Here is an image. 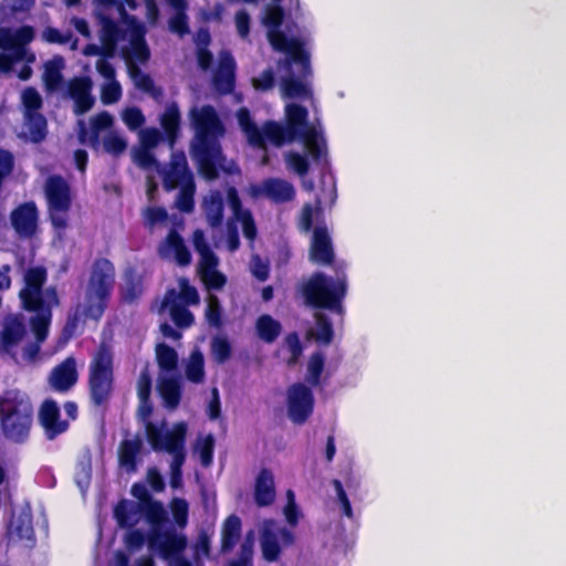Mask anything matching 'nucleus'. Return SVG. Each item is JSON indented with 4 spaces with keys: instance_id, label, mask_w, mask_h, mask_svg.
Masks as SVG:
<instances>
[{
    "instance_id": "1",
    "label": "nucleus",
    "mask_w": 566,
    "mask_h": 566,
    "mask_svg": "<svg viewBox=\"0 0 566 566\" xmlns=\"http://www.w3.org/2000/svg\"><path fill=\"white\" fill-rule=\"evenodd\" d=\"M189 117L195 132L190 144L192 159L205 179L216 180L220 170L229 172L224 166L226 156L220 143V138L226 134V127L216 108L209 104L193 107Z\"/></svg>"
},
{
    "instance_id": "2",
    "label": "nucleus",
    "mask_w": 566,
    "mask_h": 566,
    "mask_svg": "<svg viewBox=\"0 0 566 566\" xmlns=\"http://www.w3.org/2000/svg\"><path fill=\"white\" fill-rule=\"evenodd\" d=\"M116 283V269L107 258H96L85 289L84 314L94 321L104 315Z\"/></svg>"
},
{
    "instance_id": "3",
    "label": "nucleus",
    "mask_w": 566,
    "mask_h": 566,
    "mask_svg": "<svg viewBox=\"0 0 566 566\" xmlns=\"http://www.w3.org/2000/svg\"><path fill=\"white\" fill-rule=\"evenodd\" d=\"M301 293L307 306L342 315L343 302L347 294V281L345 275L333 277L323 272H314L302 284Z\"/></svg>"
},
{
    "instance_id": "4",
    "label": "nucleus",
    "mask_w": 566,
    "mask_h": 566,
    "mask_svg": "<svg viewBox=\"0 0 566 566\" xmlns=\"http://www.w3.org/2000/svg\"><path fill=\"white\" fill-rule=\"evenodd\" d=\"M114 359L111 348L101 344L88 366V396L94 407L106 409L114 392Z\"/></svg>"
},
{
    "instance_id": "5",
    "label": "nucleus",
    "mask_w": 566,
    "mask_h": 566,
    "mask_svg": "<svg viewBox=\"0 0 566 566\" xmlns=\"http://www.w3.org/2000/svg\"><path fill=\"white\" fill-rule=\"evenodd\" d=\"M31 405L15 390H6L0 396V424L3 436L13 442H24L32 426Z\"/></svg>"
},
{
    "instance_id": "6",
    "label": "nucleus",
    "mask_w": 566,
    "mask_h": 566,
    "mask_svg": "<svg viewBox=\"0 0 566 566\" xmlns=\"http://www.w3.org/2000/svg\"><path fill=\"white\" fill-rule=\"evenodd\" d=\"M45 196L52 226L63 230L67 227L66 212L72 205L71 189L60 175L50 176L45 181Z\"/></svg>"
},
{
    "instance_id": "7",
    "label": "nucleus",
    "mask_w": 566,
    "mask_h": 566,
    "mask_svg": "<svg viewBox=\"0 0 566 566\" xmlns=\"http://www.w3.org/2000/svg\"><path fill=\"white\" fill-rule=\"evenodd\" d=\"M295 543V534L287 527L276 526L274 522H266L260 537L263 558L273 563L280 558L282 547H290Z\"/></svg>"
},
{
    "instance_id": "8",
    "label": "nucleus",
    "mask_w": 566,
    "mask_h": 566,
    "mask_svg": "<svg viewBox=\"0 0 566 566\" xmlns=\"http://www.w3.org/2000/svg\"><path fill=\"white\" fill-rule=\"evenodd\" d=\"M314 395L303 382H295L287 389V415L295 424L305 423L314 410Z\"/></svg>"
},
{
    "instance_id": "9",
    "label": "nucleus",
    "mask_w": 566,
    "mask_h": 566,
    "mask_svg": "<svg viewBox=\"0 0 566 566\" xmlns=\"http://www.w3.org/2000/svg\"><path fill=\"white\" fill-rule=\"evenodd\" d=\"M145 432L148 443L154 451L175 452L184 448L187 426L184 422L177 423L171 431L163 432L154 422L145 423Z\"/></svg>"
},
{
    "instance_id": "10",
    "label": "nucleus",
    "mask_w": 566,
    "mask_h": 566,
    "mask_svg": "<svg viewBox=\"0 0 566 566\" xmlns=\"http://www.w3.org/2000/svg\"><path fill=\"white\" fill-rule=\"evenodd\" d=\"M48 279L44 266H32L24 274V287L20 291L19 297L25 311L42 310L45 304L42 287Z\"/></svg>"
},
{
    "instance_id": "11",
    "label": "nucleus",
    "mask_w": 566,
    "mask_h": 566,
    "mask_svg": "<svg viewBox=\"0 0 566 566\" xmlns=\"http://www.w3.org/2000/svg\"><path fill=\"white\" fill-rule=\"evenodd\" d=\"M148 546L151 551H158L164 559H171L182 555L187 548V537L184 534H177L175 531L161 532L150 530L148 534Z\"/></svg>"
},
{
    "instance_id": "12",
    "label": "nucleus",
    "mask_w": 566,
    "mask_h": 566,
    "mask_svg": "<svg viewBox=\"0 0 566 566\" xmlns=\"http://www.w3.org/2000/svg\"><path fill=\"white\" fill-rule=\"evenodd\" d=\"M193 180L185 153H172L168 168L163 172V186L171 191Z\"/></svg>"
},
{
    "instance_id": "13",
    "label": "nucleus",
    "mask_w": 566,
    "mask_h": 566,
    "mask_svg": "<svg viewBox=\"0 0 566 566\" xmlns=\"http://www.w3.org/2000/svg\"><path fill=\"white\" fill-rule=\"evenodd\" d=\"M39 421L49 440L55 439L69 429V422L61 420L60 407L53 399H45L42 402L39 410Z\"/></svg>"
},
{
    "instance_id": "14",
    "label": "nucleus",
    "mask_w": 566,
    "mask_h": 566,
    "mask_svg": "<svg viewBox=\"0 0 566 566\" xmlns=\"http://www.w3.org/2000/svg\"><path fill=\"white\" fill-rule=\"evenodd\" d=\"M254 197L264 196L275 203H284L295 198V189L291 182L281 178H266L261 186L252 187Z\"/></svg>"
},
{
    "instance_id": "15",
    "label": "nucleus",
    "mask_w": 566,
    "mask_h": 566,
    "mask_svg": "<svg viewBox=\"0 0 566 566\" xmlns=\"http://www.w3.org/2000/svg\"><path fill=\"white\" fill-rule=\"evenodd\" d=\"M78 380V373L76 369V360L70 356L62 363L56 365L49 378L51 388L60 394L70 391Z\"/></svg>"
},
{
    "instance_id": "16",
    "label": "nucleus",
    "mask_w": 566,
    "mask_h": 566,
    "mask_svg": "<svg viewBox=\"0 0 566 566\" xmlns=\"http://www.w3.org/2000/svg\"><path fill=\"white\" fill-rule=\"evenodd\" d=\"M91 91L92 81L88 76H78L70 80L67 94L74 101V113L76 115H83L94 106L95 98Z\"/></svg>"
},
{
    "instance_id": "17",
    "label": "nucleus",
    "mask_w": 566,
    "mask_h": 566,
    "mask_svg": "<svg viewBox=\"0 0 566 566\" xmlns=\"http://www.w3.org/2000/svg\"><path fill=\"white\" fill-rule=\"evenodd\" d=\"M158 254L161 259H170L180 266H187L191 262V253L187 248L184 238L176 229H170L165 240L158 247Z\"/></svg>"
},
{
    "instance_id": "18",
    "label": "nucleus",
    "mask_w": 566,
    "mask_h": 566,
    "mask_svg": "<svg viewBox=\"0 0 566 566\" xmlns=\"http://www.w3.org/2000/svg\"><path fill=\"white\" fill-rule=\"evenodd\" d=\"M311 260L316 264L329 265L334 262L335 253L328 230L325 226L316 227L310 248Z\"/></svg>"
},
{
    "instance_id": "19",
    "label": "nucleus",
    "mask_w": 566,
    "mask_h": 566,
    "mask_svg": "<svg viewBox=\"0 0 566 566\" xmlns=\"http://www.w3.org/2000/svg\"><path fill=\"white\" fill-rule=\"evenodd\" d=\"M160 310H168L169 315L178 328L186 329L193 325L195 316L191 311L178 302V293L175 289H168L163 297Z\"/></svg>"
},
{
    "instance_id": "20",
    "label": "nucleus",
    "mask_w": 566,
    "mask_h": 566,
    "mask_svg": "<svg viewBox=\"0 0 566 566\" xmlns=\"http://www.w3.org/2000/svg\"><path fill=\"white\" fill-rule=\"evenodd\" d=\"M11 223L20 237L31 238L38 227V209L34 202L20 205L11 212Z\"/></svg>"
},
{
    "instance_id": "21",
    "label": "nucleus",
    "mask_w": 566,
    "mask_h": 566,
    "mask_svg": "<svg viewBox=\"0 0 566 566\" xmlns=\"http://www.w3.org/2000/svg\"><path fill=\"white\" fill-rule=\"evenodd\" d=\"M212 84L221 95L233 92L235 87V62L228 52L220 56L219 65L212 75Z\"/></svg>"
},
{
    "instance_id": "22",
    "label": "nucleus",
    "mask_w": 566,
    "mask_h": 566,
    "mask_svg": "<svg viewBox=\"0 0 566 566\" xmlns=\"http://www.w3.org/2000/svg\"><path fill=\"white\" fill-rule=\"evenodd\" d=\"M181 114L176 102L169 103L160 116V126L164 135L172 148L179 137Z\"/></svg>"
},
{
    "instance_id": "23",
    "label": "nucleus",
    "mask_w": 566,
    "mask_h": 566,
    "mask_svg": "<svg viewBox=\"0 0 566 566\" xmlns=\"http://www.w3.org/2000/svg\"><path fill=\"white\" fill-rule=\"evenodd\" d=\"M275 485L274 476L271 470L263 468L260 470L254 488V500L259 506H268L274 502Z\"/></svg>"
},
{
    "instance_id": "24",
    "label": "nucleus",
    "mask_w": 566,
    "mask_h": 566,
    "mask_svg": "<svg viewBox=\"0 0 566 566\" xmlns=\"http://www.w3.org/2000/svg\"><path fill=\"white\" fill-rule=\"evenodd\" d=\"M298 138L302 139L308 156L316 165L327 164L326 143L315 128H307Z\"/></svg>"
},
{
    "instance_id": "25",
    "label": "nucleus",
    "mask_w": 566,
    "mask_h": 566,
    "mask_svg": "<svg viewBox=\"0 0 566 566\" xmlns=\"http://www.w3.org/2000/svg\"><path fill=\"white\" fill-rule=\"evenodd\" d=\"M285 126L289 128L291 136L295 137V139L301 137L303 132L307 128H315L314 126L308 125V112L306 107L300 104H289L285 107Z\"/></svg>"
},
{
    "instance_id": "26",
    "label": "nucleus",
    "mask_w": 566,
    "mask_h": 566,
    "mask_svg": "<svg viewBox=\"0 0 566 566\" xmlns=\"http://www.w3.org/2000/svg\"><path fill=\"white\" fill-rule=\"evenodd\" d=\"M287 54L286 57V67H290L292 63L300 64V75L303 78H306L311 75V62L310 55L305 51L303 43L296 39L291 38L286 49L283 51Z\"/></svg>"
},
{
    "instance_id": "27",
    "label": "nucleus",
    "mask_w": 566,
    "mask_h": 566,
    "mask_svg": "<svg viewBox=\"0 0 566 566\" xmlns=\"http://www.w3.org/2000/svg\"><path fill=\"white\" fill-rule=\"evenodd\" d=\"M237 118L241 130L247 136L248 143L253 147L264 148V135L254 123L250 111L247 107L239 108Z\"/></svg>"
},
{
    "instance_id": "28",
    "label": "nucleus",
    "mask_w": 566,
    "mask_h": 566,
    "mask_svg": "<svg viewBox=\"0 0 566 566\" xmlns=\"http://www.w3.org/2000/svg\"><path fill=\"white\" fill-rule=\"evenodd\" d=\"M224 201L219 191H212L203 201V212L207 223L212 228H220L223 223Z\"/></svg>"
},
{
    "instance_id": "29",
    "label": "nucleus",
    "mask_w": 566,
    "mask_h": 566,
    "mask_svg": "<svg viewBox=\"0 0 566 566\" xmlns=\"http://www.w3.org/2000/svg\"><path fill=\"white\" fill-rule=\"evenodd\" d=\"M242 522L241 518L235 515H229L223 524L221 530V552L228 553L233 549L237 542L241 536Z\"/></svg>"
},
{
    "instance_id": "30",
    "label": "nucleus",
    "mask_w": 566,
    "mask_h": 566,
    "mask_svg": "<svg viewBox=\"0 0 566 566\" xmlns=\"http://www.w3.org/2000/svg\"><path fill=\"white\" fill-rule=\"evenodd\" d=\"M140 507L136 502L122 499L114 507V517L119 527H134L138 522Z\"/></svg>"
},
{
    "instance_id": "31",
    "label": "nucleus",
    "mask_w": 566,
    "mask_h": 566,
    "mask_svg": "<svg viewBox=\"0 0 566 566\" xmlns=\"http://www.w3.org/2000/svg\"><path fill=\"white\" fill-rule=\"evenodd\" d=\"M158 392L168 409H176L181 400V386L177 378L167 377L158 382Z\"/></svg>"
},
{
    "instance_id": "32",
    "label": "nucleus",
    "mask_w": 566,
    "mask_h": 566,
    "mask_svg": "<svg viewBox=\"0 0 566 566\" xmlns=\"http://www.w3.org/2000/svg\"><path fill=\"white\" fill-rule=\"evenodd\" d=\"M171 9L175 10V14L169 19V29L185 35L189 32L188 15L187 11L189 8L188 0H165Z\"/></svg>"
},
{
    "instance_id": "33",
    "label": "nucleus",
    "mask_w": 566,
    "mask_h": 566,
    "mask_svg": "<svg viewBox=\"0 0 566 566\" xmlns=\"http://www.w3.org/2000/svg\"><path fill=\"white\" fill-rule=\"evenodd\" d=\"M64 60L62 56H55L44 64L43 83L48 92L57 91L63 84L62 70Z\"/></svg>"
},
{
    "instance_id": "34",
    "label": "nucleus",
    "mask_w": 566,
    "mask_h": 566,
    "mask_svg": "<svg viewBox=\"0 0 566 566\" xmlns=\"http://www.w3.org/2000/svg\"><path fill=\"white\" fill-rule=\"evenodd\" d=\"M258 337L264 343H274L282 332V325L279 321L269 314H262L255 322Z\"/></svg>"
},
{
    "instance_id": "35",
    "label": "nucleus",
    "mask_w": 566,
    "mask_h": 566,
    "mask_svg": "<svg viewBox=\"0 0 566 566\" xmlns=\"http://www.w3.org/2000/svg\"><path fill=\"white\" fill-rule=\"evenodd\" d=\"M261 130L264 135V147L266 146V140L277 147L295 140V137L291 136L289 128L275 120H266Z\"/></svg>"
},
{
    "instance_id": "36",
    "label": "nucleus",
    "mask_w": 566,
    "mask_h": 566,
    "mask_svg": "<svg viewBox=\"0 0 566 566\" xmlns=\"http://www.w3.org/2000/svg\"><path fill=\"white\" fill-rule=\"evenodd\" d=\"M142 450V440L135 438L132 440L125 439L120 442L118 449V459L122 467L128 471H135L137 467V455Z\"/></svg>"
},
{
    "instance_id": "37",
    "label": "nucleus",
    "mask_w": 566,
    "mask_h": 566,
    "mask_svg": "<svg viewBox=\"0 0 566 566\" xmlns=\"http://www.w3.org/2000/svg\"><path fill=\"white\" fill-rule=\"evenodd\" d=\"M140 513L144 514L147 522L150 524V530L160 531L161 526L167 521V513L161 502L151 500L146 505L140 507Z\"/></svg>"
},
{
    "instance_id": "38",
    "label": "nucleus",
    "mask_w": 566,
    "mask_h": 566,
    "mask_svg": "<svg viewBox=\"0 0 566 566\" xmlns=\"http://www.w3.org/2000/svg\"><path fill=\"white\" fill-rule=\"evenodd\" d=\"M143 277L134 269L125 272V284L123 289L124 301L132 303L143 294Z\"/></svg>"
},
{
    "instance_id": "39",
    "label": "nucleus",
    "mask_w": 566,
    "mask_h": 566,
    "mask_svg": "<svg viewBox=\"0 0 566 566\" xmlns=\"http://www.w3.org/2000/svg\"><path fill=\"white\" fill-rule=\"evenodd\" d=\"M32 312H35L36 315L31 318V328L32 332L35 335V338L38 342H43L49 332V325L51 322V310L50 306L46 304H43L42 310H33Z\"/></svg>"
},
{
    "instance_id": "40",
    "label": "nucleus",
    "mask_w": 566,
    "mask_h": 566,
    "mask_svg": "<svg viewBox=\"0 0 566 566\" xmlns=\"http://www.w3.org/2000/svg\"><path fill=\"white\" fill-rule=\"evenodd\" d=\"M186 377L193 384H200L205 379V358L201 352L193 350L185 369Z\"/></svg>"
},
{
    "instance_id": "41",
    "label": "nucleus",
    "mask_w": 566,
    "mask_h": 566,
    "mask_svg": "<svg viewBox=\"0 0 566 566\" xmlns=\"http://www.w3.org/2000/svg\"><path fill=\"white\" fill-rule=\"evenodd\" d=\"M156 358L159 368L164 371H174L178 366V354L167 344L161 343L156 346Z\"/></svg>"
},
{
    "instance_id": "42",
    "label": "nucleus",
    "mask_w": 566,
    "mask_h": 566,
    "mask_svg": "<svg viewBox=\"0 0 566 566\" xmlns=\"http://www.w3.org/2000/svg\"><path fill=\"white\" fill-rule=\"evenodd\" d=\"M325 366V358L321 352H315L310 356L307 363L306 381L312 387L321 385V377Z\"/></svg>"
},
{
    "instance_id": "43",
    "label": "nucleus",
    "mask_w": 566,
    "mask_h": 566,
    "mask_svg": "<svg viewBox=\"0 0 566 566\" xmlns=\"http://www.w3.org/2000/svg\"><path fill=\"white\" fill-rule=\"evenodd\" d=\"M281 86L283 96L287 98L306 97L310 94L307 85L301 78H296L293 75L282 78Z\"/></svg>"
},
{
    "instance_id": "44",
    "label": "nucleus",
    "mask_w": 566,
    "mask_h": 566,
    "mask_svg": "<svg viewBox=\"0 0 566 566\" xmlns=\"http://www.w3.org/2000/svg\"><path fill=\"white\" fill-rule=\"evenodd\" d=\"M28 132L31 136L32 142L40 143L46 137L48 123L45 117L38 113L25 116Z\"/></svg>"
},
{
    "instance_id": "45",
    "label": "nucleus",
    "mask_w": 566,
    "mask_h": 566,
    "mask_svg": "<svg viewBox=\"0 0 566 566\" xmlns=\"http://www.w3.org/2000/svg\"><path fill=\"white\" fill-rule=\"evenodd\" d=\"M315 325H316V340L323 344H329L334 337L333 324L328 316L324 313L315 314Z\"/></svg>"
},
{
    "instance_id": "46",
    "label": "nucleus",
    "mask_w": 566,
    "mask_h": 566,
    "mask_svg": "<svg viewBox=\"0 0 566 566\" xmlns=\"http://www.w3.org/2000/svg\"><path fill=\"white\" fill-rule=\"evenodd\" d=\"M23 335V325L18 321H13L4 326L1 332L0 339L4 347H11L18 344L22 339Z\"/></svg>"
},
{
    "instance_id": "47",
    "label": "nucleus",
    "mask_w": 566,
    "mask_h": 566,
    "mask_svg": "<svg viewBox=\"0 0 566 566\" xmlns=\"http://www.w3.org/2000/svg\"><path fill=\"white\" fill-rule=\"evenodd\" d=\"M285 17L284 9L280 4H268L264 9L262 23L268 30L280 29Z\"/></svg>"
},
{
    "instance_id": "48",
    "label": "nucleus",
    "mask_w": 566,
    "mask_h": 566,
    "mask_svg": "<svg viewBox=\"0 0 566 566\" xmlns=\"http://www.w3.org/2000/svg\"><path fill=\"white\" fill-rule=\"evenodd\" d=\"M12 532L19 539L33 538L34 531L31 515L21 513L12 523Z\"/></svg>"
},
{
    "instance_id": "49",
    "label": "nucleus",
    "mask_w": 566,
    "mask_h": 566,
    "mask_svg": "<svg viewBox=\"0 0 566 566\" xmlns=\"http://www.w3.org/2000/svg\"><path fill=\"white\" fill-rule=\"evenodd\" d=\"M180 187L181 188L177 197V207L182 212H191L195 207V181L190 180V182H187Z\"/></svg>"
},
{
    "instance_id": "50",
    "label": "nucleus",
    "mask_w": 566,
    "mask_h": 566,
    "mask_svg": "<svg viewBox=\"0 0 566 566\" xmlns=\"http://www.w3.org/2000/svg\"><path fill=\"white\" fill-rule=\"evenodd\" d=\"M22 104L24 107V116L38 114L42 107V97L34 87H27L22 92Z\"/></svg>"
},
{
    "instance_id": "51",
    "label": "nucleus",
    "mask_w": 566,
    "mask_h": 566,
    "mask_svg": "<svg viewBox=\"0 0 566 566\" xmlns=\"http://www.w3.org/2000/svg\"><path fill=\"white\" fill-rule=\"evenodd\" d=\"M170 510L176 525L184 528L188 523V502L185 499L175 497L170 502Z\"/></svg>"
},
{
    "instance_id": "52",
    "label": "nucleus",
    "mask_w": 566,
    "mask_h": 566,
    "mask_svg": "<svg viewBox=\"0 0 566 566\" xmlns=\"http://www.w3.org/2000/svg\"><path fill=\"white\" fill-rule=\"evenodd\" d=\"M113 125V117L107 112H101L96 114L91 119L92 134H91V143L92 145H96L98 143V133L101 130L107 129Z\"/></svg>"
},
{
    "instance_id": "53",
    "label": "nucleus",
    "mask_w": 566,
    "mask_h": 566,
    "mask_svg": "<svg viewBox=\"0 0 566 566\" xmlns=\"http://www.w3.org/2000/svg\"><path fill=\"white\" fill-rule=\"evenodd\" d=\"M180 292L178 293V302L189 305H198L200 302L197 289L189 284L186 277L179 280Z\"/></svg>"
},
{
    "instance_id": "54",
    "label": "nucleus",
    "mask_w": 566,
    "mask_h": 566,
    "mask_svg": "<svg viewBox=\"0 0 566 566\" xmlns=\"http://www.w3.org/2000/svg\"><path fill=\"white\" fill-rule=\"evenodd\" d=\"M287 166L298 176L304 177L310 171V163L305 155L297 151H290L286 155Z\"/></svg>"
},
{
    "instance_id": "55",
    "label": "nucleus",
    "mask_w": 566,
    "mask_h": 566,
    "mask_svg": "<svg viewBox=\"0 0 566 566\" xmlns=\"http://www.w3.org/2000/svg\"><path fill=\"white\" fill-rule=\"evenodd\" d=\"M211 350L218 363L227 361L232 353L231 344L226 337L217 336L211 342Z\"/></svg>"
},
{
    "instance_id": "56",
    "label": "nucleus",
    "mask_w": 566,
    "mask_h": 566,
    "mask_svg": "<svg viewBox=\"0 0 566 566\" xmlns=\"http://www.w3.org/2000/svg\"><path fill=\"white\" fill-rule=\"evenodd\" d=\"M133 160L134 163L143 168V169H150L154 167H158V161L154 154L151 153V149L137 147L133 149Z\"/></svg>"
},
{
    "instance_id": "57",
    "label": "nucleus",
    "mask_w": 566,
    "mask_h": 566,
    "mask_svg": "<svg viewBox=\"0 0 566 566\" xmlns=\"http://www.w3.org/2000/svg\"><path fill=\"white\" fill-rule=\"evenodd\" d=\"M103 147L106 153L113 156H119L126 150L127 142L119 135L112 133L104 137Z\"/></svg>"
},
{
    "instance_id": "58",
    "label": "nucleus",
    "mask_w": 566,
    "mask_h": 566,
    "mask_svg": "<svg viewBox=\"0 0 566 566\" xmlns=\"http://www.w3.org/2000/svg\"><path fill=\"white\" fill-rule=\"evenodd\" d=\"M206 319L209 325L220 328L222 325V308L219 303V300L216 296H212L206 308Z\"/></svg>"
},
{
    "instance_id": "59",
    "label": "nucleus",
    "mask_w": 566,
    "mask_h": 566,
    "mask_svg": "<svg viewBox=\"0 0 566 566\" xmlns=\"http://www.w3.org/2000/svg\"><path fill=\"white\" fill-rule=\"evenodd\" d=\"M285 344L287 346V349L291 354L290 358L287 359V365L293 366L295 365L303 352V346L300 340V337L296 332H292L286 335L285 337Z\"/></svg>"
},
{
    "instance_id": "60",
    "label": "nucleus",
    "mask_w": 566,
    "mask_h": 566,
    "mask_svg": "<svg viewBox=\"0 0 566 566\" xmlns=\"http://www.w3.org/2000/svg\"><path fill=\"white\" fill-rule=\"evenodd\" d=\"M82 316L87 317L84 314V310L81 311L80 306H77L74 312L69 313L65 325L62 329V335L65 338H71L76 334Z\"/></svg>"
},
{
    "instance_id": "61",
    "label": "nucleus",
    "mask_w": 566,
    "mask_h": 566,
    "mask_svg": "<svg viewBox=\"0 0 566 566\" xmlns=\"http://www.w3.org/2000/svg\"><path fill=\"white\" fill-rule=\"evenodd\" d=\"M214 438L212 434L206 436L199 444L200 462L202 467L208 468L213 461Z\"/></svg>"
},
{
    "instance_id": "62",
    "label": "nucleus",
    "mask_w": 566,
    "mask_h": 566,
    "mask_svg": "<svg viewBox=\"0 0 566 566\" xmlns=\"http://www.w3.org/2000/svg\"><path fill=\"white\" fill-rule=\"evenodd\" d=\"M104 32L106 36H111L112 40L107 43L106 39L104 40V45L101 48L99 54L103 56L102 59L107 60L108 57H113L115 53V39L114 34L117 32V27L113 21H107L104 27Z\"/></svg>"
},
{
    "instance_id": "63",
    "label": "nucleus",
    "mask_w": 566,
    "mask_h": 566,
    "mask_svg": "<svg viewBox=\"0 0 566 566\" xmlns=\"http://www.w3.org/2000/svg\"><path fill=\"white\" fill-rule=\"evenodd\" d=\"M122 96V87L117 81H109L102 90V102L105 105L114 104L119 101Z\"/></svg>"
},
{
    "instance_id": "64",
    "label": "nucleus",
    "mask_w": 566,
    "mask_h": 566,
    "mask_svg": "<svg viewBox=\"0 0 566 566\" xmlns=\"http://www.w3.org/2000/svg\"><path fill=\"white\" fill-rule=\"evenodd\" d=\"M123 119L132 130L139 128L145 123V116L138 107L127 108L123 114Z\"/></svg>"
}]
</instances>
